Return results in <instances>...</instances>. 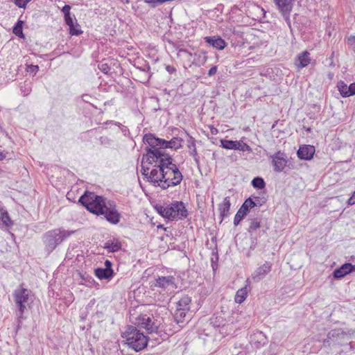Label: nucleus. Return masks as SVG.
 Here are the masks:
<instances>
[{"instance_id":"obj_1","label":"nucleus","mask_w":355,"mask_h":355,"mask_svg":"<svg viewBox=\"0 0 355 355\" xmlns=\"http://www.w3.org/2000/svg\"><path fill=\"white\" fill-rule=\"evenodd\" d=\"M141 174L148 182L165 190L180 184L183 175L170 155L146 153L141 160Z\"/></svg>"},{"instance_id":"obj_2","label":"nucleus","mask_w":355,"mask_h":355,"mask_svg":"<svg viewBox=\"0 0 355 355\" xmlns=\"http://www.w3.org/2000/svg\"><path fill=\"white\" fill-rule=\"evenodd\" d=\"M144 142L148 145L146 148V153L150 152H160L164 155H168L166 153V148L173 150L179 149L182 147V139L179 137H173L170 141L156 137L151 133L146 134L143 138Z\"/></svg>"},{"instance_id":"obj_3","label":"nucleus","mask_w":355,"mask_h":355,"mask_svg":"<svg viewBox=\"0 0 355 355\" xmlns=\"http://www.w3.org/2000/svg\"><path fill=\"white\" fill-rule=\"evenodd\" d=\"M129 348L139 352L146 347L148 338L134 325H128L121 334Z\"/></svg>"},{"instance_id":"obj_4","label":"nucleus","mask_w":355,"mask_h":355,"mask_svg":"<svg viewBox=\"0 0 355 355\" xmlns=\"http://www.w3.org/2000/svg\"><path fill=\"white\" fill-rule=\"evenodd\" d=\"M31 293V291L30 290L23 287L17 288L13 293L14 301L17 308V329L20 328L22 320L25 318L24 314L31 309V304L33 302V296Z\"/></svg>"},{"instance_id":"obj_5","label":"nucleus","mask_w":355,"mask_h":355,"mask_svg":"<svg viewBox=\"0 0 355 355\" xmlns=\"http://www.w3.org/2000/svg\"><path fill=\"white\" fill-rule=\"evenodd\" d=\"M75 232L73 230L57 228L44 233L42 236V241L47 254L51 253L58 245L64 239L73 234Z\"/></svg>"},{"instance_id":"obj_6","label":"nucleus","mask_w":355,"mask_h":355,"mask_svg":"<svg viewBox=\"0 0 355 355\" xmlns=\"http://www.w3.org/2000/svg\"><path fill=\"white\" fill-rule=\"evenodd\" d=\"M155 209L162 216L171 220H181L187 216V210L181 201L168 205H157Z\"/></svg>"},{"instance_id":"obj_7","label":"nucleus","mask_w":355,"mask_h":355,"mask_svg":"<svg viewBox=\"0 0 355 355\" xmlns=\"http://www.w3.org/2000/svg\"><path fill=\"white\" fill-rule=\"evenodd\" d=\"M89 211L96 215L103 213L102 210L107 201L103 196L96 195L93 192L86 191L78 200Z\"/></svg>"},{"instance_id":"obj_8","label":"nucleus","mask_w":355,"mask_h":355,"mask_svg":"<svg viewBox=\"0 0 355 355\" xmlns=\"http://www.w3.org/2000/svg\"><path fill=\"white\" fill-rule=\"evenodd\" d=\"M130 321L134 326L144 329L148 334L156 333L159 327V324L153 318L141 313H137L136 310L130 311Z\"/></svg>"},{"instance_id":"obj_9","label":"nucleus","mask_w":355,"mask_h":355,"mask_svg":"<svg viewBox=\"0 0 355 355\" xmlns=\"http://www.w3.org/2000/svg\"><path fill=\"white\" fill-rule=\"evenodd\" d=\"M103 213L99 215H103L105 219L113 225L119 223L121 216L116 209V204L113 201H107L102 210Z\"/></svg>"},{"instance_id":"obj_10","label":"nucleus","mask_w":355,"mask_h":355,"mask_svg":"<svg viewBox=\"0 0 355 355\" xmlns=\"http://www.w3.org/2000/svg\"><path fill=\"white\" fill-rule=\"evenodd\" d=\"M272 160V164L274 171L280 173L284 170L287 165L288 159L286 153L281 150L277 151L274 155L270 156Z\"/></svg>"},{"instance_id":"obj_11","label":"nucleus","mask_w":355,"mask_h":355,"mask_svg":"<svg viewBox=\"0 0 355 355\" xmlns=\"http://www.w3.org/2000/svg\"><path fill=\"white\" fill-rule=\"evenodd\" d=\"M257 205V204L251 198L246 199L234 216V225L237 226L249 212L250 209L254 207Z\"/></svg>"},{"instance_id":"obj_12","label":"nucleus","mask_w":355,"mask_h":355,"mask_svg":"<svg viewBox=\"0 0 355 355\" xmlns=\"http://www.w3.org/2000/svg\"><path fill=\"white\" fill-rule=\"evenodd\" d=\"M271 268L272 263L270 262L266 261L254 272L252 275V279L256 282H259L271 270Z\"/></svg>"},{"instance_id":"obj_13","label":"nucleus","mask_w":355,"mask_h":355,"mask_svg":"<svg viewBox=\"0 0 355 355\" xmlns=\"http://www.w3.org/2000/svg\"><path fill=\"white\" fill-rule=\"evenodd\" d=\"M352 271H355V265H352L350 263H345L334 271V277L335 279H341Z\"/></svg>"},{"instance_id":"obj_14","label":"nucleus","mask_w":355,"mask_h":355,"mask_svg":"<svg viewBox=\"0 0 355 355\" xmlns=\"http://www.w3.org/2000/svg\"><path fill=\"white\" fill-rule=\"evenodd\" d=\"M338 91L343 97H349L355 94V83L349 86L344 81H339L337 85Z\"/></svg>"},{"instance_id":"obj_15","label":"nucleus","mask_w":355,"mask_h":355,"mask_svg":"<svg viewBox=\"0 0 355 355\" xmlns=\"http://www.w3.org/2000/svg\"><path fill=\"white\" fill-rule=\"evenodd\" d=\"M315 153V147L311 145H304L300 147L297 150V157L300 159L309 160L313 158Z\"/></svg>"},{"instance_id":"obj_16","label":"nucleus","mask_w":355,"mask_h":355,"mask_svg":"<svg viewBox=\"0 0 355 355\" xmlns=\"http://www.w3.org/2000/svg\"><path fill=\"white\" fill-rule=\"evenodd\" d=\"M280 12L285 17L286 19L289 17L292 10V0H274Z\"/></svg>"},{"instance_id":"obj_17","label":"nucleus","mask_w":355,"mask_h":355,"mask_svg":"<svg viewBox=\"0 0 355 355\" xmlns=\"http://www.w3.org/2000/svg\"><path fill=\"white\" fill-rule=\"evenodd\" d=\"M205 40L207 44L218 50L224 49L227 45L225 40L220 37H205Z\"/></svg>"},{"instance_id":"obj_18","label":"nucleus","mask_w":355,"mask_h":355,"mask_svg":"<svg viewBox=\"0 0 355 355\" xmlns=\"http://www.w3.org/2000/svg\"><path fill=\"white\" fill-rule=\"evenodd\" d=\"M230 197H225L223 201V202L220 203L218 205V210L220 213V216L221 218V221L229 216L230 209Z\"/></svg>"},{"instance_id":"obj_19","label":"nucleus","mask_w":355,"mask_h":355,"mask_svg":"<svg viewBox=\"0 0 355 355\" xmlns=\"http://www.w3.org/2000/svg\"><path fill=\"white\" fill-rule=\"evenodd\" d=\"M174 285V277L172 276L159 277L155 280V286L162 288H166Z\"/></svg>"},{"instance_id":"obj_20","label":"nucleus","mask_w":355,"mask_h":355,"mask_svg":"<svg viewBox=\"0 0 355 355\" xmlns=\"http://www.w3.org/2000/svg\"><path fill=\"white\" fill-rule=\"evenodd\" d=\"M95 275L99 279H111L114 276L113 270H108L105 268H98L94 270Z\"/></svg>"},{"instance_id":"obj_21","label":"nucleus","mask_w":355,"mask_h":355,"mask_svg":"<svg viewBox=\"0 0 355 355\" xmlns=\"http://www.w3.org/2000/svg\"><path fill=\"white\" fill-rule=\"evenodd\" d=\"M103 248L109 252H118L121 248V243L118 239H113L107 241Z\"/></svg>"},{"instance_id":"obj_22","label":"nucleus","mask_w":355,"mask_h":355,"mask_svg":"<svg viewBox=\"0 0 355 355\" xmlns=\"http://www.w3.org/2000/svg\"><path fill=\"white\" fill-rule=\"evenodd\" d=\"M191 300L188 295L182 296L177 302V309L189 311Z\"/></svg>"},{"instance_id":"obj_23","label":"nucleus","mask_w":355,"mask_h":355,"mask_svg":"<svg viewBox=\"0 0 355 355\" xmlns=\"http://www.w3.org/2000/svg\"><path fill=\"white\" fill-rule=\"evenodd\" d=\"M310 62L309 53L308 51H304L298 55V63L296 64L298 68L302 69L308 66Z\"/></svg>"},{"instance_id":"obj_24","label":"nucleus","mask_w":355,"mask_h":355,"mask_svg":"<svg viewBox=\"0 0 355 355\" xmlns=\"http://www.w3.org/2000/svg\"><path fill=\"white\" fill-rule=\"evenodd\" d=\"M0 220L2 224L6 227H11L13 225L12 220L10 219V217L6 209L3 207L0 208Z\"/></svg>"},{"instance_id":"obj_25","label":"nucleus","mask_w":355,"mask_h":355,"mask_svg":"<svg viewBox=\"0 0 355 355\" xmlns=\"http://www.w3.org/2000/svg\"><path fill=\"white\" fill-rule=\"evenodd\" d=\"M248 293V291L247 288V286L238 290L234 297L235 302L238 304H241L242 302H243V301L247 297Z\"/></svg>"},{"instance_id":"obj_26","label":"nucleus","mask_w":355,"mask_h":355,"mask_svg":"<svg viewBox=\"0 0 355 355\" xmlns=\"http://www.w3.org/2000/svg\"><path fill=\"white\" fill-rule=\"evenodd\" d=\"M249 220L250 225L248 230L250 236L252 237L254 233L260 227V222L256 218H250Z\"/></svg>"},{"instance_id":"obj_27","label":"nucleus","mask_w":355,"mask_h":355,"mask_svg":"<svg viewBox=\"0 0 355 355\" xmlns=\"http://www.w3.org/2000/svg\"><path fill=\"white\" fill-rule=\"evenodd\" d=\"M188 148L189 149V154L193 157L194 158V160L196 162V163L198 165L199 164V157L198 155V153H197V150H196V144H195V141H192L189 145H188Z\"/></svg>"},{"instance_id":"obj_28","label":"nucleus","mask_w":355,"mask_h":355,"mask_svg":"<svg viewBox=\"0 0 355 355\" xmlns=\"http://www.w3.org/2000/svg\"><path fill=\"white\" fill-rule=\"evenodd\" d=\"M187 313V311H182V310L176 309V311H175V313L174 315V319H175V321L176 322V323L180 324V323L183 322Z\"/></svg>"},{"instance_id":"obj_29","label":"nucleus","mask_w":355,"mask_h":355,"mask_svg":"<svg viewBox=\"0 0 355 355\" xmlns=\"http://www.w3.org/2000/svg\"><path fill=\"white\" fill-rule=\"evenodd\" d=\"M252 185L255 189H262L266 187V183L262 178L256 177L252 180Z\"/></svg>"},{"instance_id":"obj_30","label":"nucleus","mask_w":355,"mask_h":355,"mask_svg":"<svg viewBox=\"0 0 355 355\" xmlns=\"http://www.w3.org/2000/svg\"><path fill=\"white\" fill-rule=\"evenodd\" d=\"M235 150H241V151H243V152H245V151L250 152V151H252V148H250V146L249 145H248L247 144L244 143L241 140L236 141Z\"/></svg>"},{"instance_id":"obj_31","label":"nucleus","mask_w":355,"mask_h":355,"mask_svg":"<svg viewBox=\"0 0 355 355\" xmlns=\"http://www.w3.org/2000/svg\"><path fill=\"white\" fill-rule=\"evenodd\" d=\"M220 143L221 146L223 148L228 150H235L236 141L221 139Z\"/></svg>"},{"instance_id":"obj_32","label":"nucleus","mask_w":355,"mask_h":355,"mask_svg":"<svg viewBox=\"0 0 355 355\" xmlns=\"http://www.w3.org/2000/svg\"><path fill=\"white\" fill-rule=\"evenodd\" d=\"M22 24V21H18L17 23L13 27V33L19 37H24Z\"/></svg>"},{"instance_id":"obj_33","label":"nucleus","mask_w":355,"mask_h":355,"mask_svg":"<svg viewBox=\"0 0 355 355\" xmlns=\"http://www.w3.org/2000/svg\"><path fill=\"white\" fill-rule=\"evenodd\" d=\"M74 20L76 21V19H74ZM69 33L72 35H79L83 33L79 28V25L77 24V21H76V24H74L71 28H69Z\"/></svg>"},{"instance_id":"obj_34","label":"nucleus","mask_w":355,"mask_h":355,"mask_svg":"<svg viewBox=\"0 0 355 355\" xmlns=\"http://www.w3.org/2000/svg\"><path fill=\"white\" fill-rule=\"evenodd\" d=\"M70 9H71V7L69 5H65L62 8V12L64 14V18H66V17L69 18V17L71 16V13H70Z\"/></svg>"},{"instance_id":"obj_35","label":"nucleus","mask_w":355,"mask_h":355,"mask_svg":"<svg viewBox=\"0 0 355 355\" xmlns=\"http://www.w3.org/2000/svg\"><path fill=\"white\" fill-rule=\"evenodd\" d=\"M347 44L352 46V50L355 52V36H350L347 40Z\"/></svg>"},{"instance_id":"obj_36","label":"nucleus","mask_w":355,"mask_h":355,"mask_svg":"<svg viewBox=\"0 0 355 355\" xmlns=\"http://www.w3.org/2000/svg\"><path fill=\"white\" fill-rule=\"evenodd\" d=\"M65 23L69 28H71L74 24H76V21H74L73 17L71 16L64 18Z\"/></svg>"},{"instance_id":"obj_37","label":"nucleus","mask_w":355,"mask_h":355,"mask_svg":"<svg viewBox=\"0 0 355 355\" xmlns=\"http://www.w3.org/2000/svg\"><path fill=\"white\" fill-rule=\"evenodd\" d=\"M100 142L102 145H110L111 140L107 137H101Z\"/></svg>"},{"instance_id":"obj_38","label":"nucleus","mask_w":355,"mask_h":355,"mask_svg":"<svg viewBox=\"0 0 355 355\" xmlns=\"http://www.w3.org/2000/svg\"><path fill=\"white\" fill-rule=\"evenodd\" d=\"M348 205H355V191L351 196V197L347 200Z\"/></svg>"},{"instance_id":"obj_39","label":"nucleus","mask_w":355,"mask_h":355,"mask_svg":"<svg viewBox=\"0 0 355 355\" xmlns=\"http://www.w3.org/2000/svg\"><path fill=\"white\" fill-rule=\"evenodd\" d=\"M80 277H81L82 279L85 280L89 284H92V282H94V280L91 277H89L88 275L87 277H85V275H80Z\"/></svg>"},{"instance_id":"obj_40","label":"nucleus","mask_w":355,"mask_h":355,"mask_svg":"<svg viewBox=\"0 0 355 355\" xmlns=\"http://www.w3.org/2000/svg\"><path fill=\"white\" fill-rule=\"evenodd\" d=\"M80 277H81L82 279L85 280L89 284H92V282H94V280L91 277H89L88 275L87 277H85V275H80Z\"/></svg>"},{"instance_id":"obj_41","label":"nucleus","mask_w":355,"mask_h":355,"mask_svg":"<svg viewBox=\"0 0 355 355\" xmlns=\"http://www.w3.org/2000/svg\"><path fill=\"white\" fill-rule=\"evenodd\" d=\"M217 71V67L216 66H213L208 71V76H214V74H216Z\"/></svg>"},{"instance_id":"obj_42","label":"nucleus","mask_w":355,"mask_h":355,"mask_svg":"<svg viewBox=\"0 0 355 355\" xmlns=\"http://www.w3.org/2000/svg\"><path fill=\"white\" fill-rule=\"evenodd\" d=\"M39 70V67L37 65H31L29 67V71L36 73Z\"/></svg>"},{"instance_id":"obj_43","label":"nucleus","mask_w":355,"mask_h":355,"mask_svg":"<svg viewBox=\"0 0 355 355\" xmlns=\"http://www.w3.org/2000/svg\"><path fill=\"white\" fill-rule=\"evenodd\" d=\"M166 70L169 73H173L174 72H175L176 69H175L174 67L173 66H171V65H167L166 67Z\"/></svg>"},{"instance_id":"obj_44","label":"nucleus","mask_w":355,"mask_h":355,"mask_svg":"<svg viewBox=\"0 0 355 355\" xmlns=\"http://www.w3.org/2000/svg\"><path fill=\"white\" fill-rule=\"evenodd\" d=\"M104 264H105V268H107L108 270H112V263L110 260H105Z\"/></svg>"},{"instance_id":"obj_45","label":"nucleus","mask_w":355,"mask_h":355,"mask_svg":"<svg viewBox=\"0 0 355 355\" xmlns=\"http://www.w3.org/2000/svg\"><path fill=\"white\" fill-rule=\"evenodd\" d=\"M334 55V53L333 52L331 53V56L329 58L327 59V61L329 62V64L331 67H334V62H333Z\"/></svg>"},{"instance_id":"obj_46","label":"nucleus","mask_w":355,"mask_h":355,"mask_svg":"<svg viewBox=\"0 0 355 355\" xmlns=\"http://www.w3.org/2000/svg\"><path fill=\"white\" fill-rule=\"evenodd\" d=\"M103 71H104V73H107L108 71H107V69H109V67L107 66V64H103L101 65V67L100 68Z\"/></svg>"},{"instance_id":"obj_47","label":"nucleus","mask_w":355,"mask_h":355,"mask_svg":"<svg viewBox=\"0 0 355 355\" xmlns=\"http://www.w3.org/2000/svg\"><path fill=\"white\" fill-rule=\"evenodd\" d=\"M210 132L212 135H216L218 132V130L214 126H209Z\"/></svg>"},{"instance_id":"obj_48","label":"nucleus","mask_w":355,"mask_h":355,"mask_svg":"<svg viewBox=\"0 0 355 355\" xmlns=\"http://www.w3.org/2000/svg\"><path fill=\"white\" fill-rule=\"evenodd\" d=\"M114 124H115V125H120V123H116V122Z\"/></svg>"}]
</instances>
